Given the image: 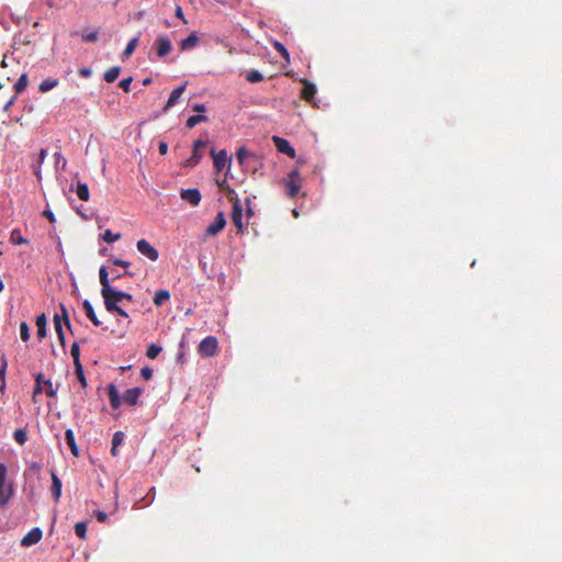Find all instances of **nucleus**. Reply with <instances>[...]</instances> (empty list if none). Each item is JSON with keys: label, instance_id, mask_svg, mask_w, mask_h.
Returning <instances> with one entry per match:
<instances>
[{"label": "nucleus", "instance_id": "f257e3e1", "mask_svg": "<svg viewBox=\"0 0 562 562\" xmlns=\"http://www.w3.org/2000/svg\"><path fill=\"white\" fill-rule=\"evenodd\" d=\"M8 470L0 463V506H5L13 495V484L8 480Z\"/></svg>", "mask_w": 562, "mask_h": 562}, {"label": "nucleus", "instance_id": "f03ea898", "mask_svg": "<svg viewBox=\"0 0 562 562\" xmlns=\"http://www.w3.org/2000/svg\"><path fill=\"white\" fill-rule=\"evenodd\" d=\"M102 297L104 300V305L108 311H110V312L116 311L121 315L126 316V313L121 307H119L117 304L121 303L124 299H126V300L131 299V296L127 293L114 290L112 288V293L102 295Z\"/></svg>", "mask_w": 562, "mask_h": 562}, {"label": "nucleus", "instance_id": "7ed1b4c3", "mask_svg": "<svg viewBox=\"0 0 562 562\" xmlns=\"http://www.w3.org/2000/svg\"><path fill=\"white\" fill-rule=\"evenodd\" d=\"M286 193L290 198H294L301 189V177L297 169L292 170L284 181Z\"/></svg>", "mask_w": 562, "mask_h": 562}, {"label": "nucleus", "instance_id": "20e7f679", "mask_svg": "<svg viewBox=\"0 0 562 562\" xmlns=\"http://www.w3.org/2000/svg\"><path fill=\"white\" fill-rule=\"evenodd\" d=\"M202 357H213L217 352V339L214 336L205 337L198 346Z\"/></svg>", "mask_w": 562, "mask_h": 562}, {"label": "nucleus", "instance_id": "39448f33", "mask_svg": "<svg viewBox=\"0 0 562 562\" xmlns=\"http://www.w3.org/2000/svg\"><path fill=\"white\" fill-rule=\"evenodd\" d=\"M225 225H226L225 214H224V212H218L214 222L207 226L205 234L207 236H215L224 229Z\"/></svg>", "mask_w": 562, "mask_h": 562}, {"label": "nucleus", "instance_id": "423d86ee", "mask_svg": "<svg viewBox=\"0 0 562 562\" xmlns=\"http://www.w3.org/2000/svg\"><path fill=\"white\" fill-rule=\"evenodd\" d=\"M206 146V142L202 139H198L193 144V153L192 156L184 162V167H194L201 160V155L199 154L200 148H204Z\"/></svg>", "mask_w": 562, "mask_h": 562}, {"label": "nucleus", "instance_id": "0eeeda50", "mask_svg": "<svg viewBox=\"0 0 562 562\" xmlns=\"http://www.w3.org/2000/svg\"><path fill=\"white\" fill-rule=\"evenodd\" d=\"M302 82H303V88L301 91V98L311 104H315V102H314V98L316 94L315 85L310 82L306 79H303Z\"/></svg>", "mask_w": 562, "mask_h": 562}, {"label": "nucleus", "instance_id": "6e6552de", "mask_svg": "<svg viewBox=\"0 0 562 562\" xmlns=\"http://www.w3.org/2000/svg\"><path fill=\"white\" fill-rule=\"evenodd\" d=\"M273 143L280 153L285 154L291 158L295 157V149L286 139L279 136H273Z\"/></svg>", "mask_w": 562, "mask_h": 562}, {"label": "nucleus", "instance_id": "1a4fd4ad", "mask_svg": "<svg viewBox=\"0 0 562 562\" xmlns=\"http://www.w3.org/2000/svg\"><path fill=\"white\" fill-rule=\"evenodd\" d=\"M42 530L40 528H33L30 530L21 540L22 547H31L36 544L42 539Z\"/></svg>", "mask_w": 562, "mask_h": 562}, {"label": "nucleus", "instance_id": "9d476101", "mask_svg": "<svg viewBox=\"0 0 562 562\" xmlns=\"http://www.w3.org/2000/svg\"><path fill=\"white\" fill-rule=\"evenodd\" d=\"M182 200L188 201L191 205L196 206L201 202V193L198 189H183L180 192Z\"/></svg>", "mask_w": 562, "mask_h": 562}, {"label": "nucleus", "instance_id": "9b49d317", "mask_svg": "<svg viewBox=\"0 0 562 562\" xmlns=\"http://www.w3.org/2000/svg\"><path fill=\"white\" fill-rule=\"evenodd\" d=\"M213 156V164L217 171H222L226 165L229 162L227 153L225 149L220 150L218 153H215V150H212Z\"/></svg>", "mask_w": 562, "mask_h": 562}, {"label": "nucleus", "instance_id": "f8f14e48", "mask_svg": "<svg viewBox=\"0 0 562 562\" xmlns=\"http://www.w3.org/2000/svg\"><path fill=\"white\" fill-rule=\"evenodd\" d=\"M187 88V82H184L183 85L175 88L170 95H169V99L164 108L165 111L169 110L170 108L175 106L179 99L181 98V95L183 94L184 90Z\"/></svg>", "mask_w": 562, "mask_h": 562}, {"label": "nucleus", "instance_id": "ddd939ff", "mask_svg": "<svg viewBox=\"0 0 562 562\" xmlns=\"http://www.w3.org/2000/svg\"><path fill=\"white\" fill-rule=\"evenodd\" d=\"M232 221L238 232H243V207L238 200H236L233 204Z\"/></svg>", "mask_w": 562, "mask_h": 562}, {"label": "nucleus", "instance_id": "4468645a", "mask_svg": "<svg viewBox=\"0 0 562 562\" xmlns=\"http://www.w3.org/2000/svg\"><path fill=\"white\" fill-rule=\"evenodd\" d=\"M155 45L159 57L169 54L172 47L170 40L166 36L158 37Z\"/></svg>", "mask_w": 562, "mask_h": 562}, {"label": "nucleus", "instance_id": "2eb2a0df", "mask_svg": "<svg viewBox=\"0 0 562 562\" xmlns=\"http://www.w3.org/2000/svg\"><path fill=\"white\" fill-rule=\"evenodd\" d=\"M108 395L112 408H119L124 403L123 396L121 397L117 389L113 384L108 386Z\"/></svg>", "mask_w": 562, "mask_h": 562}, {"label": "nucleus", "instance_id": "dca6fc26", "mask_svg": "<svg viewBox=\"0 0 562 562\" xmlns=\"http://www.w3.org/2000/svg\"><path fill=\"white\" fill-rule=\"evenodd\" d=\"M100 283L102 285L101 295H105L108 293H112V286L109 281V271L105 267H101L99 270Z\"/></svg>", "mask_w": 562, "mask_h": 562}, {"label": "nucleus", "instance_id": "f3484780", "mask_svg": "<svg viewBox=\"0 0 562 562\" xmlns=\"http://www.w3.org/2000/svg\"><path fill=\"white\" fill-rule=\"evenodd\" d=\"M138 396H139L138 387L128 389L123 395V402L127 405L134 406L137 403Z\"/></svg>", "mask_w": 562, "mask_h": 562}, {"label": "nucleus", "instance_id": "a211bd4d", "mask_svg": "<svg viewBox=\"0 0 562 562\" xmlns=\"http://www.w3.org/2000/svg\"><path fill=\"white\" fill-rule=\"evenodd\" d=\"M199 43V37L195 33H191L187 38L182 40L180 43V48L182 50H190L194 48Z\"/></svg>", "mask_w": 562, "mask_h": 562}, {"label": "nucleus", "instance_id": "6ab92c4d", "mask_svg": "<svg viewBox=\"0 0 562 562\" xmlns=\"http://www.w3.org/2000/svg\"><path fill=\"white\" fill-rule=\"evenodd\" d=\"M82 307L86 312V315L87 317L95 325V326H99L101 325V322L99 321V318L97 317L95 315V312L91 305V303L88 301V300H85L82 302Z\"/></svg>", "mask_w": 562, "mask_h": 562}, {"label": "nucleus", "instance_id": "aec40b11", "mask_svg": "<svg viewBox=\"0 0 562 562\" xmlns=\"http://www.w3.org/2000/svg\"><path fill=\"white\" fill-rule=\"evenodd\" d=\"M52 493L54 495L55 501H58L60 498L61 481L54 472L52 473Z\"/></svg>", "mask_w": 562, "mask_h": 562}, {"label": "nucleus", "instance_id": "412c9836", "mask_svg": "<svg viewBox=\"0 0 562 562\" xmlns=\"http://www.w3.org/2000/svg\"><path fill=\"white\" fill-rule=\"evenodd\" d=\"M143 256H146L153 261L158 259V251L146 240L143 239Z\"/></svg>", "mask_w": 562, "mask_h": 562}, {"label": "nucleus", "instance_id": "4be33fe9", "mask_svg": "<svg viewBox=\"0 0 562 562\" xmlns=\"http://www.w3.org/2000/svg\"><path fill=\"white\" fill-rule=\"evenodd\" d=\"M170 299V293L168 290H159L155 293L154 304L156 306L164 305Z\"/></svg>", "mask_w": 562, "mask_h": 562}, {"label": "nucleus", "instance_id": "5701e85b", "mask_svg": "<svg viewBox=\"0 0 562 562\" xmlns=\"http://www.w3.org/2000/svg\"><path fill=\"white\" fill-rule=\"evenodd\" d=\"M124 438H125V436H124V434L122 431H116L113 435L112 448H111V452H112L113 456H117V449L123 443Z\"/></svg>", "mask_w": 562, "mask_h": 562}, {"label": "nucleus", "instance_id": "b1692460", "mask_svg": "<svg viewBox=\"0 0 562 562\" xmlns=\"http://www.w3.org/2000/svg\"><path fill=\"white\" fill-rule=\"evenodd\" d=\"M37 336L43 339L46 336V316L42 314L36 317Z\"/></svg>", "mask_w": 562, "mask_h": 562}, {"label": "nucleus", "instance_id": "393cba45", "mask_svg": "<svg viewBox=\"0 0 562 562\" xmlns=\"http://www.w3.org/2000/svg\"><path fill=\"white\" fill-rule=\"evenodd\" d=\"M65 439H66V442L67 445L69 446L71 452L74 456H78V448H77V445H76V441H75V435H74V431L71 429H67L66 432H65Z\"/></svg>", "mask_w": 562, "mask_h": 562}, {"label": "nucleus", "instance_id": "a878e982", "mask_svg": "<svg viewBox=\"0 0 562 562\" xmlns=\"http://www.w3.org/2000/svg\"><path fill=\"white\" fill-rule=\"evenodd\" d=\"M57 85H58L57 79L47 78L41 82L38 89L41 92H47V91L54 89Z\"/></svg>", "mask_w": 562, "mask_h": 562}, {"label": "nucleus", "instance_id": "bb28decb", "mask_svg": "<svg viewBox=\"0 0 562 562\" xmlns=\"http://www.w3.org/2000/svg\"><path fill=\"white\" fill-rule=\"evenodd\" d=\"M76 193L80 200H82V201L89 200V189L86 183L79 182L76 188Z\"/></svg>", "mask_w": 562, "mask_h": 562}, {"label": "nucleus", "instance_id": "cd10ccee", "mask_svg": "<svg viewBox=\"0 0 562 562\" xmlns=\"http://www.w3.org/2000/svg\"><path fill=\"white\" fill-rule=\"evenodd\" d=\"M206 121H207V116H205L203 114L192 115L187 120V127L193 128L195 125H198L202 122H206Z\"/></svg>", "mask_w": 562, "mask_h": 562}, {"label": "nucleus", "instance_id": "c85d7f7f", "mask_svg": "<svg viewBox=\"0 0 562 562\" xmlns=\"http://www.w3.org/2000/svg\"><path fill=\"white\" fill-rule=\"evenodd\" d=\"M7 359L5 357L1 358V367H0V392L3 393L5 389V370H7Z\"/></svg>", "mask_w": 562, "mask_h": 562}, {"label": "nucleus", "instance_id": "c756f323", "mask_svg": "<svg viewBox=\"0 0 562 562\" xmlns=\"http://www.w3.org/2000/svg\"><path fill=\"white\" fill-rule=\"evenodd\" d=\"M54 325H55V330L57 333L59 341L61 342V345H65V336H64V331H63V327H61V319H60L59 315H55Z\"/></svg>", "mask_w": 562, "mask_h": 562}, {"label": "nucleus", "instance_id": "7c9ffc66", "mask_svg": "<svg viewBox=\"0 0 562 562\" xmlns=\"http://www.w3.org/2000/svg\"><path fill=\"white\" fill-rule=\"evenodd\" d=\"M10 240L14 245H23L27 244V239H25L19 229H13L11 232Z\"/></svg>", "mask_w": 562, "mask_h": 562}, {"label": "nucleus", "instance_id": "2f4dec72", "mask_svg": "<svg viewBox=\"0 0 562 562\" xmlns=\"http://www.w3.org/2000/svg\"><path fill=\"white\" fill-rule=\"evenodd\" d=\"M263 79V76L260 71L258 70H250L247 72L246 75V80L250 83H257V82H260L261 80Z\"/></svg>", "mask_w": 562, "mask_h": 562}, {"label": "nucleus", "instance_id": "473e14b6", "mask_svg": "<svg viewBox=\"0 0 562 562\" xmlns=\"http://www.w3.org/2000/svg\"><path fill=\"white\" fill-rule=\"evenodd\" d=\"M120 67H112L110 68L108 71H105L104 74V80L108 81V82H113L117 79L119 75H120Z\"/></svg>", "mask_w": 562, "mask_h": 562}, {"label": "nucleus", "instance_id": "72a5a7b5", "mask_svg": "<svg viewBox=\"0 0 562 562\" xmlns=\"http://www.w3.org/2000/svg\"><path fill=\"white\" fill-rule=\"evenodd\" d=\"M29 80L26 74L20 76L19 80L14 85V89L16 93L22 92L27 87Z\"/></svg>", "mask_w": 562, "mask_h": 562}, {"label": "nucleus", "instance_id": "f704fd0d", "mask_svg": "<svg viewBox=\"0 0 562 562\" xmlns=\"http://www.w3.org/2000/svg\"><path fill=\"white\" fill-rule=\"evenodd\" d=\"M101 238L105 243H114L121 238V235L119 233H113L110 229H106L102 235Z\"/></svg>", "mask_w": 562, "mask_h": 562}, {"label": "nucleus", "instance_id": "c9c22d12", "mask_svg": "<svg viewBox=\"0 0 562 562\" xmlns=\"http://www.w3.org/2000/svg\"><path fill=\"white\" fill-rule=\"evenodd\" d=\"M161 351V347L155 344H151L147 347L146 356L150 359H155Z\"/></svg>", "mask_w": 562, "mask_h": 562}, {"label": "nucleus", "instance_id": "e433bc0d", "mask_svg": "<svg viewBox=\"0 0 562 562\" xmlns=\"http://www.w3.org/2000/svg\"><path fill=\"white\" fill-rule=\"evenodd\" d=\"M70 355H71V357L74 359L75 366H77L78 363H81L80 359H79V357H80V349H79V344L78 342H74L71 345Z\"/></svg>", "mask_w": 562, "mask_h": 562}, {"label": "nucleus", "instance_id": "4c0bfd02", "mask_svg": "<svg viewBox=\"0 0 562 562\" xmlns=\"http://www.w3.org/2000/svg\"><path fill=\"white\" fill-rule=\"evenodd\" d=\"M75 532H76V535L80 539H85L86 538V533H87V525H86V522H83V521L77 522L75 525Z\"/></svg>", "mask_w": 562, "mask_h": 562}, {"label": "nucleus", "instance_id": "58836bf2", "mask_svg": "<svg viewBox=\"0 0 562 562\" xmlns=\"http://www.w3.org/2000/svg\"><path fill=\"white\" fill-rule=\"evenodd\" d=\"M75 371H76V374L78 376V380H79L80 384L83 387L87 386V380H86V376H85V373H83L82 364L78 363L77 366H75Z\"/></svg>", "mask_w": 562, "mask_h": 562}, {"label": "nucleus", "instance_id": "ea45409f", "mask_svg": "<svg viewBox=\"0 0 562 562\" xmlns=\"http://www.w3.org/2000/svg\"><path fill=\"white\" fill-rule=\"evenodd\" d=\"M273 47L276 48L277 52H279L281 54V56L289 61L290 59V55H289V52L288 49L285 48V46L280 43V42H274L273 44Z\"/></svg>", "mask_w": 562, "mask_h": 562}, {"label": "nucleus", "instance_id": "a19ab883", "mask_svg": "<svg viewBox=\"0 0 562 562\" xmlns=\"http://www.w3.org/2000/svg\"><path fill=\"white\" fill-rule=\"evenodd\" d=\"M13 437L20 445H24L27 439L26 432L23 429H16L13 434Z\"/></svg>", "mask_w": 562, "mask_h": 562}, {"label": "nucleus", "instance_id": "79ce46f5", "mask_svg": "<svg viewBox=\"0 0 562 562\" xmlns=\"http://www.w3.org/2000/svg\"><path fill=\"white\" fill-rule=\"evenodd\" d=\"M137 45V38H133L123 52V57L126 58L133 54Z\"/></svg>", "mask_w": 562, "mask_h": 562}, {"label": "nucleus", "instance_id": "37998d69", "mask_svg": "<svg viewBox=\"0 0 562 562\" xmlns=\"http://www.w3.org/2000/svg\"><path fill=\"white\" fill-rule=\"evenodd\" d=\"M20 335L22 340L26 341L30 338V328L26 323L20 325Z\"/></svg>", "mask_w": 562, "mask_h": 562}, {"label": "nucleus", "instance_id": "c03bdc74", "mask_svg": "<svg viewBox=\"0 0 562 562\" xmlns=\"http://www.w3.org/2000/svg\"><path fill=\"white\" fill-rule=\"evenodd\" d=\"M249 151L247 149H245L244 147L239 148L237 150V154H236V157H237V160L240 165L244 164L245 159L249 156Z\"/></svg>", "mask_w": 562, "mask_h": 562}, {"label": "nucleus", "instance_id": "a18cd8bd", "mask_svg": "<svg viewBox=\"0 0 562 562\" xmlns=\"http://www.w3.org/2000/svg\"><path fill=\"white\" fill-rule=\"evenodd\" d=\"M44 384L47 386L46 393L48 396L54 397L56 395V389L53 386L52 382L49 380H45Z\"/></svg>", "mask_w": 562, "mask_h": 562}, {"label": "nucleus", "instance_id": "49530a36", "mask_svg": "<svg viewBox=\"0 0 562 562\" xmlns=\"http://www.w3.org/2000/svg\"><path fill=\"white\" fill-rule=\"evenodd\" d=\"M42 374H37L36 376V386L34 389V395L42 393V383H44Z\"/></svg>", "mask_w": 562, "mask_h": 562}, {"label": "nucleus", "instance_id": "de8ad7c7", "mask_svg": "<svg viewBox=\"0 0 562 562\" xmlns=\"http://www.w3.org/2000/svg\"><path fill=\"white\" fill-rule=\"evenodd\" d=\"M98 37L97 32L82 34V40L86 42H94Z\"/></svg>", "mask_w": 562, "mask_h": 562}, {"label": "nucleus", "instance_id": "09e8293b", "mask_svg": "<svg viewBox=\"0 0 562 562\" xmlns=\"http://www.w3.org/2000/svg\"><path fill=\"white\" fill-rule=\"evenodd\" d=\"M132 82V78H125V79H122L120 81V87L124 90V91H128L130 90V85Z\"/></svg>", "mask_w": 562, "mask_h": 562}, {"label": "nucleus", "instance_id": "8fccbe9b", "mask_svg": "<svg viewBox=\"0 0 562 562\" xmlns=\"http://www.w3.org/2000/svg\"><path fill=\"white\" fill-rule=\"evenodd\" d=\"M153 376V370L148 367H143V380H150Z\"/></svg>", "mask_w": 562, "mask_h": 562}, {"label": "nucleus", "instance_id": "3c124183", "mask_svg": "<svg viewBox=\"0 0 562 562\" xmlns=\"http://www.w3.org/2000/svg\"><path fill=\"white\" fill-rule=\"evenodd\" d=\"M158 150L161 155H166L168 151V144L166 142H160L158 144Z\"/></svg>", "mask_w": 562, "mask_h": 562}, {"label": "nucleus", "instance_id": "603ef678", "mask_svg": "<svg viewBox=\"0 0 562 562\" xmlns=\"http://www.w3.org/2000/svg\"><path fill=\"white\" fill-rule=\"evenodd\" d=\"M176 16L181 19L184 23H188L187 20L184 19L183 11L180 5H177L176 8Z\"/></svg>", "mask_w": 562, "mask_h": 562}, {"label": "nucleus", "instance_id": "864d4df0", "mask_svg": "<svg viewBox=\"0 0 562 562\" xmlns=\"http://www.w3.org/2000/svg\"><path fill=\"white\" fill-rule=\"evenodd\" d=\"M192 110L194 112L203 113L205 111V105L201 103H196L193 105Z\"/></svg>", "mask_w": 562, "mask_h": 562}, {"label": "nucleus", "instance_id": "5fc2aeb1", "mask_svg": "<svg viewBox=\"0 0 562 562\" xmlns=\"http://www.w3.org/2000/svg\"><path fill=\"white\" fill-rule=\"evenodd\" d=\"M91 74H92V71L89 68H81L79 70V75L82 76V77H86V78L90 77Z\"/></svg>", "mask_w": 562, "mask_h": 562}, {"label": "nucleus", "instance_id": "6e6d98bb", "mask_svg": "<svg viewBox=\"0 0 562 562\" xmlns=\"http://www.w3.org/2000/svg\"><path fill=\"white\" fill-rule=\"evenodd\" d=\"M95 516H97V519L100 522H104L106 520V517H108L104 512H97Z\"/></svg>", "mask_w": 562, "mask_h": 562}, {"label": "nucleus", "instance_id": "4d7b16f0", "mask_svg": "<svg viewBox=\"0 0 562 562\" xmlns=\"http://www.w3.org/2000/svg\"><path fill=\"white\" fill-rule=\"evenodd\" d=\"M44 215L49 220L50 223H54L56 221L55 215L49 210H45Z\"/></svg>", "mask_w": 562, "mask_h": 562}, {"label": "nucleus", "instance_id": "13d9d810", "mask_svg": "<svg viewBox=\"0 0 562 562\" xmlns=\"http://www.w3.org/2000/svg\"><path fill=\"white\" fill-rule=\"evenodd\" d=\"M55 159H56V162L57 164H63V167H65L66 165V160L63 158L61 154L60 153H55Z\"/></svg>", "mask_w": 562, "mask_h": 562}, {"label": "nucleus", "instance_id": "bf43d9fd", "mask_svg": "<svg viewBox=\"0 0 562 562\" xmlns=\"http://www.w3.org/2000/svg\"><path fill=\"white\" fill-rule=\"evenodd\" d=\"M113 263L117 265V266H121L123 268H127L130 266L128 261H123V260H120V259H114Z\"/></svg>", "mask_w": 562, "mask_h": 562}, {"label": "nucleus", "instance_id": "052dcab7", "mask_svg": "<svg viewBox=\"0 0 562 562\" xmlns=\"http://www.w3.org/2000/svg\"><path fill=\"white\" fill-rule=\"evenodd\" d=\"M60 307H61V312H63V317L65 318V323H66V325H67L68 327H70L67 311H66V308H65V306H64V305H60Z\"/></svg>", "mask_w": 562, "mask_h": 562}, {"label": "nucleus", "instance_id": "680f3d73", "mask_svg": "<svg viewBox=\"0 0 562 562\" xmlns=\"http://www.w3.org/2000/svg\"><path fill=\"white\" fill-rule=\"evenodd\" d=\"M46 157V150L42 149L40 153V162H43Z\"/></svg>", "mask_w": 562, "mask_h": 562}, {"label": "nucleus", "instance_id": "e2e57ef3", "mask_svg": "<svg viewBox=\"0 0 562 562\" xmlns=\"http://www.w3.org/2000/svg\"><path fill=\"white\" fill-rule=\"evenodd\" d=\"M149 83H151V79L150 78L143 79V86H147Z\"/></svg>", "mask_w": 562, "mask_h": 562}, {"label": "nucleus", "instance_id": "0e129e2a", "mask_svg": "<svg viewBox=\"0 0 562 562\" xmlns=\"http://www.w3.org/2000/svg\"><path fill=\"white\" fill-rule=\"evenodd\" d=\"M13 103V98L10 99L7 103H5V109H8L11 104Z\"/></svg>", "mask_w": 562, "mask_h": 562}, {"label": "nucleus", "instance_id": "69168bd1", "mask_svg": "<svg viewBox=\"0 0 562 562\" xmlns=\"http://www.w3.org/2000/svg\"><path fill=\"white\" fill-rule=\"evenodd\" d=\"M31 468H32L33 470H38V469H40V467H38V464H37V463H33V464L31 465Z\"/></svg>", "mask_w": 562, "mask_h": 562}, {"label": "nucleus", "instance_id": "338daca9", "mask_svg": "<svg viewBox=\"0 0 562 562\" xmlns=\"http://www.w3.org/2000/svg\"><path fill=\"white\" fill-rule=\"evenodd\" d=\"M13 19H14V21H15L16 23H21V21H22V18H20V16H19V18H13Z\"/></svg>", "mask_w": 562, "mask_h": 562}, {"label": "nucleus", "instance_id": "774afa93", "mask_svg": "<svg viewBox=\"0 0 562 562\" xmlns=\"http://www.w3.org/2000/svg\"><path fill=\"white\" fill-rule=\"evenodd\" d=\"M1 66H2V67H7L5 57L2 59Z\"/></svg>", "mask_w": 562, "mask_h": 562}]
</instances>
